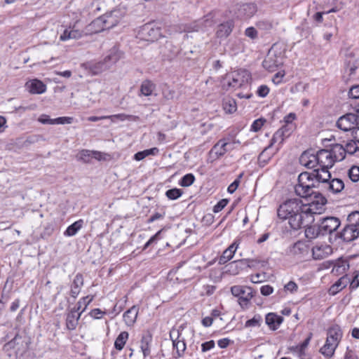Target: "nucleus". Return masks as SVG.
<instances>
[{"instance_id":"nucleus-1","label":"nucleus","mask_w":359,"mask_h":359,"mask_svg":"<svg viewBox=\"0 0 359 359\" xmlns=\"http://www.w3.org/2000/svg\"><path fill=\"white\" fill-rule=\"evenodd\" d=\"M313 185L310 175L301 173L299 175L294 191L297 195L304 198L308 203L301 206L297 199L285 201L278 209V217L280 222L287 220V224H311L314 222L313 215L323 211L327 200L321 194L312 195L311 187Z\"/></svg>"},{"instance_id":"nucleus-2","label":"nucleus","mask_w":359,"mask_h":359,"mask_svg":"<svg viewBox=\"0 0 359 359\" xmlns=\"http://www.w3.org/2000/svg\"><path fill=\"white\" fill-rule=\"evenodd\" d=\"M250 79L251 74L248 70L240 69L226 74L221 84L224 90L233 91L247 86Z\"/></svg>"},{"instance_id":"nucleus-3","label":"nucleus","mask_w":359,"mask_h":359,"mask_svg":"<svg viewBox=\"0 0 359 359\" xmlns=\"http://www.w3.org/2000/svg\"><path fill=\"white\" fill-rule=\"evenodd\" d=\"M123 56V53L116 47L111 48L103 61L95 64L92 67L94 74H99L116 64Z\"/></svg>"},{"instance_id":"nucleus-4","label":"nucleus","mask_w":359,"mask_h":359,"mask_svg":"<svg viewBox=\"0 0 359 359\" xmlns=\"http://www.w3.org/2000/svg\"><path fill=\"white\" fill-rule=\"evenodd\" d=\"M359 226H336L332 229H329L330 239L333 236H338L344 241L350 242L359 236Z\"/></svg>"},{"instance_id":"nucleus-5","label":"nucleus","mask_w":359,"mask_h":359,"mask_svg":"<svg viewBox=\"0 0 359 359\" xmlns=\"http://www.w3.org/2000/svg\"><path fill=\"white\" fill-rule=\"evenodd\" d=\"M182 326H180L177 329H172L170 332V337L172 341L174 358H179L183 356L186 350L185 339L182 336Z\"/></svg>"},{"instance_id":"nucleus-6","label":"nucleus","mask_w":359,"mask_h":359,"mask_svg":"<svg viewBox=\"0 0 359 359\" xmlns=\"http://www.w3.org/2000/svg\"><path fill=\"white\" fill-rule=\"evenodd\" d=\"M330 168H318L314 169L312 172H304L303 173H307L311 175V179L313 181L314 185L311 187L312 195L320 194L313 191V188L317 186V183H322L325 187L330 182L331 178V174L329 172Z\"/></svg>"},{"instance_id":"nucleus-7","label":"nucleus","mask_w":359,"mask_h":359,"mask_svg":"<svg viewBox=\"0 0 359 359\" xmlns=\"http://www.w3.org/2000/svg\"><path fill=\"white\" fill-rule=\"evenodd\" d=\"M231 294L238 298L241 306H246L253 297L252 288L250 287L234 285L231 288Z\"/></svg>"},{"instance_id":"nucleus-8","label":"nucleus","mask_w":359,"mask_h":359,"mask_svg":"<svg viewBox=\"0 0 359 359\" xmlns=\"http://www.w3.org/2000/svg\"><path fill=\"white\" fill-rule=\"evenodd\" d=\"M358 116L354 114H347L341 116L337 122V126L343 131H353V129L358 126Z\"/></svg>"},{"instance_id":"nucleus-9","label":"nucleus","mask_w":359,"mask_h":359,"mask_svg":"<svg viewBox=\"0 0 359 359\" xmlns=\"http://www.w3.org/2000/svg\"><path fill=\"white\" fill-rule=\"evenodd\" d=\"M282 64L283 60L281 56L276 55L272 50L269 51L267 56L262 62L264 68L271 72H275Z\"/></svg>"},{"instance_id":"nucleus-10","label":"nucleus","mask_w":359,"mask_h":359,"mask_svg":"<svg viewBox=\"0 0 359 359\" xmlns=\"http://www.w3.org/2000/svg\"><path fill=\"white\" fill-rule=\"evenodd\" d=\"M317 164L319 168H331L334 161L332 158V152L327 149H321L316 154Z\"/></svg>"},{"instance_id":"nucleus-11","label":"nucleus","mask_w":359,"mask_h":359,"mask_svg":"<svg viewBox=\"0 0 359 359\" xmlns=\"http://www.w3.org/2000/svg\"><path fill=\"white\" fill-rule=\"evenodd\" d=\"M290 253L298 259H304L309 255V247L306 243L298 241L290 248Z\"/></svg>"},{"instance_id":"nucleus-12","label":"nucleus","mask_w":359,"mask_h":359,"mask_svg":"<svg viewBox=\"0 0 359 359\" xmlns=\"http://www.w3.org/2000/svg\"><path fill=\"white\" fill-rule=\"evenodd\" d=\"M140 37L147 41H154L158 39L160 35V31L158 28H154L150 25L143 26L139 32Z\"/></svg>"},{"instance_id":"nucleus-13","label":"nucleus","mask_w":359,"mask_h":359,"mask_svg":"<svg viewBox=\"0 0 359 359\" xmlns=\"http://www.w3.org/2000/svg\"><path fill=\"white\" fill-rule=\"evenodd\" d=\"M332 253L330 245L317 244L312 248V256L314 259H323Z\"/></svg>"},{"instance_id":"nucleus-14","label":"nucleus","mask_w":359,"mask_h":359,"mask_svg":"<svg viewBox=\"0 0 359 359\" xmlns=\"http://www.w3.org/2000/svg\"><path fill=\"white\" fill-rule=\"evenodd\" d=\"M305 236L308 239H314L319 235L325 234L329 230L328 226H304Z\"/></svg>"},{"instance_id":"nucleus-15","label":"nucleus","mask_w":359,"mask_h":359,"mask_svg":"<svg viewBox=\"0 0 359 359\" xmlns=\"http://www.w3.org/2000/svg\"><path fill=\"white\" fill-rule=\"evenodd\" d=\"M278 151H278L277 149H275L273 147L269 144L259 155L258 161L259 165L262 166L266 165L272 157Z\"/></svg>"},{"instance_id":"nucleus-16","label":"nucleus","mask_w":359,"mask_h":359,"mask_svg":"<svg viewBox=\"0 0 359 359\" xmlns=\"http://www.w3.org/2000/svg\"><path fill=\"white\" fill-rule=\"evenodd\" d=\"M83 36H86L83 30L77 29L75 28V26H73L64 30L60 36V40L65 41L69 39H79Z\"/></svg>"},{"instance_id":"nucleus-17","label":"nucleus","mask_w":359,"mask_h":359,"mask_svg":"<svg viewBox=\"0 0 359 359\" xmlns=\"http://www.w3.org/2000/svg\"><path fill=\"white\" fill-rule=\"evenodd\" d=\"M234 27V22L231 20H227L218 25L216 35L218 38H226L233 31Z\"/></svg>"},{"instance_id":"nucleus-18","label":"nucleus","mask_w":359,"mask_h":359,"mask_svg":"<svg viewBox=\"0 0 359 359\" xmlns=\"http://www.w3.org/2000/svg\"><path fill=\"white\" fill-rule=\"evenodd\" d=\"M151 342L152 336L149 332L142 334L140 342V348L143 354L144 358H146L150 355Z\"/></svg>"},{"instance_id":"nucleus-19","label":"nucleus","mask_w":359,"mask_h":359,"mask_svg":"<svg viewBox=\"0 0 359 359\" xmlns=\"http://www.w3.org/2000/svg\"><path fill=\"white\" fill-rule=\"evenodd\" d=\"M26 88L32 94H41L46 90V85L37 79H33L27 82Z\"/></svg>"},{"instance_id":"nucleus-20","label":"nucleus","mask_w":359,"mask_h":359,"mask_svg":"<svg viewBox=\"0 0 359 359\" xmlns=\"http://www.w3.org/2000/svg\"><path fill=\"white\" fill-rule=\"evenodd\" d=\"M102 20L103 29H109L118 23V19L114 13H106L99 18Z\"/></svg>"},{"instance_id":"nucleus-21","label":"nucleus","mask_w":359,"mask_h":359,"mask_svg":"<svg viewBox=\"0 0 359 359\" xmlns=\"http://www.w3.org/2000/svg\"><path fill=\"white\" fill-rule=\"evenodd\" d=\"M81 315V313H79L74 309H72L69 311V313L67 314L66 319V326L68 330H74L76 329Z\"/></svg>"},{"instance_id":"nucleus-22","label":"nucleus","mask_w":359,"mask_h":359,"mask_svg":"<svg viewBox=\"0 0 359 359\" xmlns=\"http://www.w3.org/2000/svg\"><path fill=\"white\" fill-rule=\"evenodd\" d=\"M138 312L139 307L137 306H133L123 313V320L128 326L133 325L136 321Z\"/></svg>"},{"instance_id":"nucleus-23","label":"nucleus","mask_w":359,"mask_h":359,"mask_svg":"<svg viewBox=\"0 0 359 359\" xmlns=\"http://www.w3.org/2000/svg\"><path fill=\"white\" fill-rule=\"evenodd\" d=\"M283 318L273 313H269L266 316L265 321L270 329L273 330H277L282 323Z\"/></svg>"},{"instance_id":"nucleus-24","label":"nucleus","mask_w":359,"mask_h":359,"mask_svg":"<svg viewBox=\"0 0 359 359\" xmlns=\"http://www.w3.org/2000/svg\"><path fill=\"white\" fill-rule=\"evenodd\" d=\"M238 245L239 243H238V241H235L227 249H226L219 258V264H224L231 259L238 247Z\"/></svg>"},{"instance_id":"nucleus-25","label":"nucleus","mask_w":359,"mask_h":359,"mask_svg":"<svg viewBox=\"0 0 359 359\" xmlns=\"http://www.w3.org/2000/svg\"><path fill=\"white\" fill-rule=\"evenodd\" d=\"M256 11V6L254 4H243L238 9V17L250 18L255 13Z\"/></svg>"},{"instance_id":"nucleus-26","label":"nucleus","mask_w":359,"mask_h":359,"mask_svg":"<svg viewBox=\"0 0 359 359\" xmlns=\"http://www.w3.org/2000/svg\"><path fill=\"white\" fill-rule=\"evenodd\" d=\"M104 31L102 20L97 18L87 25L83 29L86 36L99 33Z\"/></svg>"},{"instance_id":"nucleus-27","label":"nucleus","mask_w":359,"mask_h":359,"mask_svg":"<svg viewBox=\"0 0 359 359\" xmlns=\"http://www.w3.org/2000/svg\"><path fill=\"white\" fill-rule=\"evenodd\" d=\"M212 25L213 21L212 20L211 18L206 16L204 18L194 22L189 31L198 32L200 30H204L206 28L212 26Z\"/></svg>"},{"instance_id":"nucleus-28","label":"nucleus","mask_w":359,"mask_h":359,"mask_svg":"<svg viewBox=\"0 0 359 359\" xmlns=\"http://www.w3.org/2000/svg\"><path fill=\"white\" fill-rule=\"evenodd\" d=\"M288 137L285 136L282 131L277 130L270 140L269 144L279 151L283 147L284 142Z\"/></svg>"},{"instance_id":"nucleus-29","label":"nucleus","mask_w":359,"mask_h":359,"mask_svg":"<svg viewBox=\"0 0 359 359\" xmlns=\"http://www.w3.org/2000/svg\"><path fill=\"white\" fill-rule=\"evenodd\" d=\"M330 151L332 152V158L334 162L341 161L344 159L346 154L345 147L340 144L333 145Z\"/></svg>"},{"instance_id":"nucleus-30","label":"nucleus","mask_w":359,"mask_h":359,"mask_svg":"<svg viewBox=\"0 0 359 359\" xmlns=\"http://www.w3.org/2000/svg\"><path fill=\"white\" fill-rule=\"evenodd\" d=\"M349 264L347 260L339 259L335 261L332 273L335 276L344 274L348 269Z\"/></svg>"},{"instance_id":"nucleus-31","label":"nucleus","mask_w":359,"mask_h":359,"mask_svg":"<svg viewBox=\"0 0 359 359\" xmlns=\"http://www.w3.org/2000/svg\"><path fill=\"white\" fill-rule=\"evenodd\" d=\"M230 143L225 140H220L213 147L212 151L217 156H223L227 151L230 150Z\"/></svg>"},{"instance_id":"nucleus-32","label":"nucleus","mask_w":359,"mask_h":359,"mask_svg":"<svg viewBox=\"0 0 359 359\" xmlns=\"http://www.w3.org/2000/svg\"><path fill=\"white\" fill-rule=\"evenodd\" d=\"M83 285V278L81 274H76L74 278L71 286V296L76 298L80 292V290Z\"/></svg>"},{"instance_id":"nucleus-33","label":"nucleus","mask_w":359,"mask_h":359,"mask_svg":"<svg viewBox=\"0 0 359 359\" xmlns=\"http://www.w3.org/2000/svg\"><path fill=\"white\" fill-rule=\"evenodd\" d=\"M339 343L332 342L330 339H326L325 345L320 348V353L325 357L330 358L333 355Z\"/></svg>"},{"instance_id":"nucleus-34","label":"nucleus","mask_w":359,"mask_h":359,"mask_svg":"<svg viewBox=\"0 0 359 359\" xmlns=\"http://www.w3.org/2000/svg\"><path fill=\"white\" fill-rule=\"evenodd\" d=\"M300 161L302 164L304 165L306 167L309 168L316 169V168L318 166L317 164L316 154L311 155V156H309L307 153H304L301 156Z\"/></svg>"},{"instance_id":"nucleus-35","label":"nucleus","mask_w":359,"mask_h":359,"mask_svg":"<svg viewBox=\"0 0 359 359\" xmlns=\"http://www.w3.org/2000/svg\"><path fill=\"white\" fill-rule=\"evenodd\" d=\"M341 337L342 332L338 325L332 326L327 330V338L332 342L339 343Z\"/></svg>"},{"instance_id":"nucleus-36","label":"nucleus","mask_w":359,"mask_h":359,"mask_svg":"<svg viewBox=\"0 0 359 359\" xmlns=\"http://www.w3.org/2000/svg\"><path fill=\"white\" fill-rule=\"evenodd\" d=\"M325 188L328 189L332 193L337 194L344 189V184L341 180L336 178L330 181Z\"/></svg>"},{"instance_id":"nucleus-37","label":"nucleus","mask_w":359,"mask_h":359,"mask_svg":"<svg viewBox=\"0 0 359 359\" xmlns=\"http://www.w3.org/2000/svg\"><path fill=\"white\" fill-rule=\"evenodd\" d=\"M230 53L236 55L244 50V43L241 39L231 41L229 45Z\"/></svg>"},{"instance_id":"nucleus-38","label":"nucleus","mask_w":359,"mask_h":359,"mask_svg":"<svg viewBox=\"0 0 359 359\" xmlns=\"http://www.w3.org/2000/svg\"><path fill=\"white\" fill-rule=\"evenodd\" d=\"M156 88V85L151 81H144L140 86V93L144 96H149L153 94Z\"/></svg>"},{"instance_id":"nucleus-39","label":"nucleus","mask_w":359,"mask_h":359,"mask_svg":"<svg viewBox=\"0 0 359 359\" xmlns=\"http://www.w3.org/2000/svg\"><path fill=\"white\" fill-rule=\"evenodd\" d=\"M93 300V296H86L83 298H81L75 307L74 308L76 309L79 313H81V314L87 309L88 306L90 304V302Z\"/></svg>"},{"instance_id":"nucleus-40","label":"nucleus","mask_w":359,"mask_h":359,"mask_svg":"<svg viewBox=\"0 0 359 359\" xmlns=\"http://www.w3.org/2000/svg\"><path fill=\"white\" fill-rule=\"evenodd\" d=\"M223 109L226 114H233L237 110V104L233 98L227 97L223 100Z\"/></svg>"},{"instance_id":"nucleus-41","label":"nucleus","mask_w":359,"mask_h":359,"mask_svg":"<svg viewBox=\"0 0 359 359\" xmlns=\"http://www.w3.org/2000/svg\"><path fill=\"white\" fill-rule=\"evenodd\" d=\"M129 334L127 332H121L116 337L114 342V347L118 351H121L128 339Z\"/></svg>"},{"instance_id":"nucleus-42","label":"nucleus","mask_w":359,"mask_h":359,"mask_svg":"<svg viewBox=\"0 0 359 359\" xmlns=\"http://www.w3.org/2000/svg\"><path fill=\"white\" fill-rule=\"evenodd\" d=\"M346 153L349 154H353L357 157H359V143L355 142L354 140H351L348 142L344 146Z\"/></svg>"},{"instance_id":"nucleus-43","label":"nucleus","mask_w":359,"mask_h":359,"mask_svg":"<svg viewBox=\"0 0 359 359\" xmlns=\"http://www.w3.org/2000/svg\"><path fill=\"white\" fill-rule=\"evenodd\" d=\"M159 150L156 147H154L149 149H145L142 151H139L136 153L134 156V159L136 161H141L143 160L144 158H146L148 156L153 155L155 156L158 153Z\"/></svg>"},{"instance_id":"nucleus-44","label":"nucleus","mask_w":359,"mask_h":359,"mask_svg":"<svg viewBox=\"0 0 359 359\" xmlns=\"http://www.w3.org/2000/svg\"><path fill=\"white\" fill-rule=\"evenodd\" d=\"M347 284L346 278L343 276L339 278L330 289V292L334 294L341 290Z\"/></svg>"},{"instance_id":"nucleus-45","label":"nucleus","mask_w":359,"mask_h":359,"mask_svg":"<svg viewBox=\"0 0 359 359\" xmlns=\"http://www.w3.org/2000/svg\"><path fill=\"white\" fill-rule=\"evenodd\" d=\"M93 151L82 149L76 154V159L83 163H90L92 159Z\"/></svg>"},{"instance_id":"nucleus-46","label":"nucleus","mask_w":359,"mask_h":359,"mask_svg":"<svg viewBox=\"0 0 359 359\" xmlns=\"http://www.w3.org/2000/svg\"><path fill=\"white\" fill-rule=\"evenodd\" d=\"M262 321V318L260 315L257 314L253 316L252 318L245 322V326L246 327H259Z\"/></svg>"},{"instance_id":"nucleus-47","label":"nucleus","mask_w":359,"mask_h":359,"mask_svg":"<svg viewBox=\"0 0 359 359\" xmlns=\"http://www.w3.org/2000/svg\"><path fill=\"white\" fill-rule=\"evenodd\" d=\"M195 181V177L193 174L189 173L182 177L180 181V185L187 187L191 186Z\"/></svg>"},{"instance_id":"nucleus-48","label":"nucleus","mask_w":359,"mask_h":359,"mask_svg":"<svg viewBox=\"0 0 359 359\" xmlns=\"http://www.w3.org/2000/svg\"><path fill=\"white\" fill-rule=\"evenodd\" d=\"M182 193L183 191L181 189L175 188L168 190L165 195L169 199L175 200L180 198Z\"/></svg>"},{"instance_id":"nucleus-49","label":"nucleus","mask_w":359,"mask_h":359,"mask_svg":"<svg viewBox=\"0 0 359 359\" xmlns=\"http://www.w3.org/2000/svg\"><path fill=\"white\" fill-rule=\"evenodd\" d=\"M311 337H312V334L310 333L309 337L301 344L296 346L295 349L297 350V351L299 353V354L300 355L304 354V350L309 345V344L311 339Z\"/></svg>"},{"instance_id":"nucleus-50","label":"nucleus","mask_w":359,"mask_h":359,"mask_svg":"<svg viewBox=\"0 0 359 359\" xmlns=\"http://www.w3.org/2000/svg\"><path fill=\"white\" fill-rule=\"evenodd\" d=\"M295 124H284L278 130L282 131L285 136L290 137L295 130Z\"/></svg>"},{"instance_id":"nucleus-51","label":"nucleus","mask_w":359,"mask_h":359,"mask_svg":"<svg viewBox=\"0 0 359 359\" xmlns=\"http://www.w3.org/2000/svg\"><path fill=\"white\" fill-rule=\"evenodd\" d=\"M266 122V120L263 118L256 119L255 121H253L252 124L251 125V130L254 132L259 131Z\"/></svg>"},{"instance_id":"nucleus-52","label":"nucleus","mask_w":359,"mask_h":359,"mask_svg":"<svg viewBox=\"0 0 359 359\" xmlns=\"http://www.w3.org/2000/svg\"><path fill=\"white\" fill-rule=\"evenodd\" d=\"M348 224H359V211H354L347 217Z\"/></svg>"},{"instance_id":"nucleus-53","label":"nucleus","mask_w":359,"mask_h":359,"mask_svg":"<svg viewBox=\"0 0 359 359\" xmlns=\"http://www.w3.org/2000/svg\"><path fill=\"white\" fill-rule=\"evenodd\" d=\"M348 176L351 181L355 182L359 180V167L353 166L348 171Z\"/></svg>"},{"instance_id":"nucleus-54","label":"nucleus","mask_w":359,"mask_h":359,"mask_svg":"<svg viewBox=\"0 0 359 359\" xmlns=\"http://www.w3.org/2000/svg\"><path fill=\"white\" fill-rule=\"evenodd\" d=\"M245 35L251 39H255L257 37L258 32L255 27H250L245 30Z\"/></svg>"},{"instance_id":"nucleus-55","label":"nucleus","mask_w":359,"mask_h":359,"mask_svg":"<svg viewBox=\"0 0 359 359\" xmlns=\"http://www.w3.org/2000/svg\"><path fill=\"white\" fill-rule=\"evenodd\" d=\"M38 121L42 124L55 125V118H50L49 116L46 114L41 115L39 117Z\"/></svg>"},{"instance_id":"nucleus-56","label":"nucleus","mask_w":359,"mask_h":359,"mask_svg":"<svg viewBox=\"0 0 359 359\" xmlns=\"http://www.w3.org/2000/svg\"><path fill=\"white\" fill-rule=\"evenodd\" d=\"M161 231H158L155 235L151 236L148 241L145 243L144 246V249L147 248L150 245H153L154 243H156L157 241L160 238Z\"/></svg>"},{"instance_id":"nucleus-57","label":"nucleus","mask_w":359,"mask_h":359,"mask_svg":"<svg viewBox=\"0 0 359 359\" xmlns=\"http://www.w3.org/2000/svg\"><path fill=\"white\" fill-rule=\"evenodd\" d=\"M269 88L266 85L260 86L257 90V95L261 97H265L269 93Z\"/></svg>"},{"instance_id":"nucleus-58","label":"nucleus","mask_w":359,"mask_h":359,"mask_svg":"<svg viewBox=\"0 0 359 359\" xmlns=\"http://www.w3.org/2000/svg\"><path fill=\"white\" fill-rule=\"evenodd\" d=\"M80 227L81 226H69L64 233L67 236H72L78 232Z\"/></svg>"},{"instance_id":"nucleus-59","label":"nucleus","mask_w":359,"mask_h":359,"mask_svg":"<svg viewBox=\"0 0 359 359\" xmlns=\"http://www.w3.org/2000/svg\"><path fill=\"white\" fill-rule=\"evenodd\" d=\"M229 201L227 199H222L213 208L215 212H220L227 205Z\"/></svg>"},{"instance_id":"nucleus-60","label":"nucleus","mask_w":359,"mask_h":359,"mask_svg":"<svg viewBox=\"0 0 359 359\" xmlns=\"http://www.w3.org/2000/svg\"><path fill=\"white\" fill-rule=\"evenodd\" d=\"M72 121L73 118L72 117H58L55 118V124H70Z\"/></svg>"},{"instance_id":"nucleus-61","label":"nucleus","mask_w":359,"mask_h":359,"mask_svg":"<svg viewBox=\"0 0 359 359\" xmlns=\"http://www.w3.org/2000/svg\"><path fill=\"white\" fill-rule=\"evenodd\" d=\"M261 294L264 296H269L273 292V288L269 285H265L260 288Z\"/></svg>"},{"instance_id":"nucleus-62","label":"nucleus","mask_w":359,"mask_h":359,"mask_svg":"<svg viewBox=\"0 0 359 359\" xmlns=\"http://www.w3.org/2000/svg\"><path fill=\"white\" fill-rule=\"evenodd\" d=\"M297 289H298L297 285L293 281H290L284 287V290L285 291H288L291 293L296 292L297 290Z\"/></svg>"},{"instance_id":"nucleus-63","label":"nucleus","mask_w":359,"mask_h":359,"mask_svg":"<svg viewBox=\"0 0 359 359\" xmlns=\"http://www.w3.org/2000/svg\"><path fill=\"white\" fill-rule=\"evenodd\" d=\"M215 347V341L213 340H210L206 342H204L201 345L202 352H206Z\"/></svg>"},{"instance_id":"nucleus-64","label":"nucleus","mask_w":359,"mask_h":359,"mask_svg":"<svg viewBox=\"0 0 359 359\" xmlns=\"http://www.w3.org/2000/svg\"><path fill=\"white\" fill-rule=\"evenodd\" d=\"M348 95L350 97L359 98V86H353L349 90Z\"/></svg>"}]
</instances>
